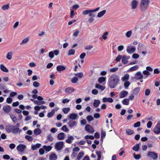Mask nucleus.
Listing matches in <instances>:
<instances>
[{
  "instance_id": "obj_32",
  "label": "nucleus",
  "mask_w": 160,
  "mask_h": 160,
  "mask_svg": "<svg viewBox=\"0 0 160 160\" xmlns=\"http://www.w3.org/2000/svg\"><path fill=\"white\" fill-rule=\"evenodd\" d=\"M78 116L77 114L72 113L69 116V118L70 119L72 120H75L76 119Z\"/></svg>"
},
{
  "instance_id": "obj_41",
  "label": "nucleus",
  "mask_w": 160,
  "mask_h": 160,
  "mask_svg": "<svg viewBox=\"0 0 160 160\" xmlns=\"http://www.w3.org/2000/svg\"><path fill=\"white\" fill-rule=\"evenodd\" d=\"M25 138L27 139L29 142L32 141L33 140L32 137L27 135L25 137Z\"/></svg>"
},
{
  "instance_id": "obj_46",
  "label": "nucleus",
  "mask_w": 160,
  "mask_h": 160,
  "mask_svg": "<svg viewBox=\"0 0 160 160\" xmlns=\"http://www.w3.org/2000/svg\"><path fill=\"white\" fill-rule=\"evenodd\" d=\"M78 80V79L77 77H74L73 78H72L71 80V82L73 83H76L77 82Z\"/></svg>"
},
{
  "instance_id": "obj_23",
  "label": "nucleus",
  "mask_w": 160,
  "mask_h": 160,
  "mask_svg": "<svg viewBox=\"0 0 160 160\" xmlns=\"http://www.w3.org/2000/svg\"><path fill=\"white\" fill-rule=\"evenodd\" d=\"M57 156L55 153H52L49 157V160H56L57 159Z\"/></svg>"
},
{
  "instance_id": "obj_22",
  "label": "nucleus",
  "mask_w": 160,
  "mask_h": 160,
  "mask_svg": "<svg viewBox=\"0 0 160 160\" xmlns=\"http://www.w3.org/2000/svg\"><path fill=\"white\" fill-rule=\"evenodd\" d=\"M0 69L3 72H8V69L3 64H1L0 66Z\"/></svg>"
},
{
  "instance_id": "obj_35",
  "label": "nucleus",
  "mask_w": 160,
  "mask_h": 160,
  "mask_svg": "<svg viewBox=\"0 0 160 160\" xmlns=\"http://www.w3.org/2000/svg\"><path fill=\"white\" fill-rule=\"evenodd\" d=\"M134 132L133 130L129 129L126 130V133L128 135H131L134 133Z\"/></svg>"
},
{
  "instance_id": "obj_49",
  "label": "nucleus",
  "mask_w": 160,
  "mask_h": 160,
  "mask_svg": "<svg viewBox=\"0 0 160 160\" xmlns=\"http://www.w3.org/2000/svg\"><path fill=\"white\" fill-rule=\"evenodd\" d=\"M130 84V82L129 81H126L125 82L124 85L126 89H128L129 86Z\"/></svg>"
},
{
  "instance_id": "obj_24",
  "label": "nucleus",
  "mask_w": 160,
  "mask_h": 160,
  "mask_svg": "<svg viewBox=\"0 0 160 160\" xmlns=\"http://www.w3.org/2000/svg\"><path fill=\"white\" fill-rule=\"evenodd\" d=\"M129 75L128 74H126L122 78V80L123 81H128L129 79Z\"/></svg>"
},
{
  "instance_id": "obj_31",
  "label": "nucleus",
  "mask_w": 160,
  "mask_h": 160,
  "mask_svg": "<svg viewBox=\"0 0 160 160\" xmlns=\"http://www.w3.org/2000/svg\"><path fill=\"white\" fill-rule=\"evenodd\" d=\"M95 88L100 89L102 91H103L105 88V87L103 86L98 84H96Z\"/></svg>"
},
{
  "instance_id": "obj_39",
  "label": "nucleus",
  "mask_w": 160,
  "mask_h": 160,
  "mask_svg": "<svg viewBox=\"0 0 160 160\" xmlns=\"http://www.w3.org/2000/svg\"><path fill=\"white\" fill-rule=\"evenodd\" d=\"M75 50L74 49H71L69 50L68 54L69 56L73 55L75 54Z\"/></svg>"
},
{
  "instance_id": "obj_33",
  "label": "nucleus",
  "mask_w": 160,
  "mask_h": 160,
  "mask_svg": "<svg viewBox=\"0 0 160 160\" xmlns=\"http://www.w3.org/2000/svg\"><path fill=\"white\" fill-rule=\"evenodd\" d=\"M43 148L47 152L50 151L52 148V147L50 146H47L46 145H44L43 146Z\"/></svg>"
},
{
  "instance_id": "obj_62",
  "label": "nucleus",
  "mask_w": 160,
  "mask_h": 160,
  "mask_svg": "<svg viewBox=\"0 0 160 160\" xmlns=\"http://www.w3.org/2000/svg\"><path fill=\"white\" fill-rule=\"evenodd\" d=\"M143 74L144 75H147V76H146V77H145V78H146L147 77L148 75H150V73L147 70H144V71H143Z\"/></svg>"
},
{
  "instance_id": "obj_64",
  "label": "nucleus",
  "mask_w": 160,
  "mask_h": 160,
  "mask_svg": "<svg viewBox=\"0 0 160 160\" xmlns=\"http://www.w3.org/2000/svg\"><path fill=\"white\" fill-rule=\"evenodd\" d=\"M40 85V83L36 81H35L33 82V86L37 88Z\"/></svg>"
},
{
  "instance_id": "obj_30",
  "label": "nucleus",
  "mask_w": 160,
  "mask_h": 160,
  "mask_svg": "<svg viewBox=\"0 0 160 160\" xmlns=\"http://www.w3.org/2000/svg\"><path fill=\"white\" fill-rule=\"evenodd\" d=\"M106 12V10H104L98 13L97 15V17L98 18H101L103 16Z\"/></svg>"
},
{
  "instance_id": "obj_15",
  "label": "nucleus",
  "mask_w": 160,
  "mask_h": 160,
  "mask_svg": "<svg viewBox=\"0 0 160 160\" xmlns=\"http://www.w3.org/2000/svg\"><path fill=\"white\" fill-rule=\"evenodd\" d=\"M65 138V133L63 132H60L57 135V138L58 140H62Z\"/></svg>"
},
{
  "instance_id": "obj_26",
  "label": "nucleus",
  "mask_w": 160,
  "mask_h": 160,
  "mask_svg": "<svg viewBox=\"0 0 160 160\" xmlns=\"http://www.w3.org/2000/svg\"><path fill=\"white\" fill-rule=\"evenodd\" d=\"M41 146V144L40 143H37L35 145H33L32 146V149L33 150H35L37 149V148H39Z\"/></svg>"
},
{
  "instance_id": "obj_61",
  "label": "nucleus",
  "mask_w": 160,
  "mask_h": 160,
  "mask_svg": "<svg viewBox=\"0 0 160 160\" xmlns=\"http://www.w3.org/2000/svg\"><path fill=\"white\" fill-rule=\"evenodd\" d=\"M39 152L41 155H43L45 152L44 149L43 148H41L39 149Z\"/></svg>"
},
{
  "instance_id": "obj_34",
  "label": "nucleus",
  "mask_w": 160,
  "mask_h": 160,
  "mask_svg": "<svg viewBox=\"0 0 160 160\" xmlns=\"http://www.w3.org/2000/svg\"><path fill=\"white\" fill-rule=\"evenodd\" d=\"M55 110L54 109L52 110L51 112H49L48 113L47 117L48 118L52 117L55 113Z\"/></svg>"
},
{
  "instance_id": "obj_53",
  "label": "nucleus",
  "mask_w": 160,
  "mask_h": 160,
  "mask_svg": "<svg viewBox=\"0 0 160 160\" xmlns=\"http://www.w3.org/2000/svg\"><path fill=\"white\" fill-rule=\"evenodd\" d=\"M9 8V4H7L6 5H4L1 8L3 10H6L8 9Z\"/></svg>"
},
{
  "instance_id": "obj_12",
  "label": "nucleus",
  "mask_w": 160,
  "mask_h": 160,
  "mask_svg": "<svg viewBox=\"0 0 160 160\" xmlns=\"http://www.w3.org/2000/svg\"><path fill=\"white\" fill-rule=\"evenodd\" d=\"M68 139L66 140V142L69 144H71L73 140H74V138L72 136H70L68 135Z\"/></svg>"
},
{
  "instance_id": "obj_58",
  "label": "nucleus",
  "mask_w": 160,
  "mask_h": 160,
  "mask_svg": "<svg viewBox=\"0 0 160 160\" xmlns=\"http://www.w3.org/2000/svg\"><path fill=\"white\" fill-rule=\"evenodd\" d=\"M118 68L117 67L113 68H111L110 70V72H114L117 71L118 70Z\"/></svg>"
},
{
  "instance_id": "obj_2",
  "label": "nucleus",
  "mask_w": 160,
  "mask_h": 160,
  "mask_svg": "<svg viewBox=\"0 0 160 160\" xmlns=\"http://www.w3.org/2000/svg\"><path fill=\"white\" fill-rule=\"evenodd\" d=\"M148 0H142L140 4V9L142 12L145 11L149 5Z\"/></svg>"
},
{
  "instance_id": "obj_47",
  "label": "nucleus",
  "mask_w": 160,
  "mask_h": 160,
  "mask_svg": "<svg viewBox=\"0 0 160 160\" xmlns=\"http://www.w3.org/2000/svg\"><path fill=\"white\" fill-rule=\"evenodd\" d=\"M10 117L13 122H15L17 120L16 117L13 114L10 115Z\"/></svg>"
},
{
  "instance_id": "obj_37",
  "label": "nucleus",
  "mask_w": 160,
  "mask_h": 160,
  "mask_svg": "<svg viewBox=\"0 0 160 160\" xmlns=\"http://www.w3.org/2000/svg\"><path fill=\"white\" fill-rule=\"evenodd\" d=\"M138 65H135L134 66H133L131 68H130L129 70H128V71L130 72V71H134L135 70H136L138 69Z\"/></svg>"
},
{
  "instance_id": "obj_51",
  "label": "nucleus",
  "mask_w": 160,
  "mask_h": 160,
  "mask_svg": "<svg viewBox=\"0 0 160 160\" xmlns=\"http://www.w3.org/2000/svg\"><path fill=\"white\" fill-rule=\"evenodd\" d=\"M73 31L74 32L73 34V35L74 37L77 36L79 32V31L78 29H76L74 30Z\"/></svg>"
},
{
  "instance_id": "obj_42",
  "label": "nucleus",
  "mask_w": 160,
  "mask_h": 160,
  "mask_svg": "<svg viewBox=\"0 0 160 160\" xmlns=\"http://www.w3.org/2000/svg\"><path fill=\"white\" fill-rule=\"evenodd\" d=\"M86 119L89 122H90L92 121L94 119V118L91 115H89L87 117Z\"/></svg>"
},
{
  "instance_id": "obj_8",
  "label": "nucleus",
  "mask_w": 160,
  "mask_h": 160,
  "mask_svg": "<svg viewBox=\"0 0 160 160\" xmlns=\"http://www.w3.org/2000/svg\"><path fill=\"white\" fill-rule=\"evenodd\" d=\"M26 148V146L22 144H20L17 147V150L21 152H22Z\"/></svg>"
},
{
  "instance_id": "obj_9",
  "label": "nucleus",
  "mask_w": 160,
  "mask_h": 160,
  "mask_svg": "<svg viewBox=\"0 0 160 160\" xmlns=\"http://www.w3.org/2000/svg\"><path fill=\"white\" fill-rule=\"evenodd\" d=\"M136 50V48L134 47H131L130 46H128L126 51L129 54H132Z\"/></svg>"
},
{
  "instance_id": "obj_29",
  "label": "nucleus",
  "mask_w": 160,
  "mask_h": 160,
  "mask_svg": "<svg viewBox=\"0 0 160 160\" xmlns=\"http://www.w3.org/2000/svg\"><path fill=\"white\" fill-rule=\"evenodd\" d=\"M106 77H101L98 78V81L99 83H102L106 81Z\"/></svg>"
},
{
  "instance_id": "obj_18",
  "label": "nucleus",
  "mask_w": 160,
  "mask_h": 160,
  "mask_svg": "<svg viewBox=\"0 0 160 160\" xmlns=\"http://www.w3.org/2000/svg\"><path fill=\"white\" fill-rule=\"evenodd\" d=\"M65 69L66 67L64 66L59 65L57 67V70L59 72L63 71L65 70Z\"/></svg>"
},
{
  "instance_id": "obj_45",
  "label": "nucleus",
  "mask_w": 160,
  "mask_h": 160,
  "mask_svg": "<svg viewBox=\"0 0 160 160\" xmlns=\"http://www.w3.org/2000/svg\"><path fill=\"white\" fill-rule=\"evenodd\" d=\"M12 52H10L8 53L6 55V58L9 59L10 60L12 57Z\"/></svg>"
},
{
  "instance_id": "obj_63",
  "label": "nucleus",
  "mask_w": 160,
  "mask_h": 160,
  "mask_svg": "<svg viewBox=\"0 0 160 160\" xmlns=\"http://www.w3.org/2000/svg\"><path fill=\"white\" fill-rule=\"evenodd\" d=\"M132 33V31H129L126 32V35L128 38H129L131 36Z\"/></svg>"
},
{
  "instance_id": "obj_14",
  "label": "nucleus",
  "mask_w": 160,
  "mask_h": 160,
  "mask_svg": "<svg viewBox=\"0 0 160 160\" xmlns=\"http://www.w3.org/2000/svg\"><path fill=\"white\" fill-rule=\"evenodd\" d=\"M128 94V92L126 91H121L120 93V98H123L125 97Z\"/></svg>"
},
{
  "instance_id": "obj_59",
  "label": "nucleus",
  "mask_w": 160,
  "mask_h": 160,
  "mask_svg": "<svg viewBox=\"0 0 160 160\" xmlns=\"http://www.w3.org/2000/svg\"><path fill=\"white\" fill-rule=\"evenodd\" d=\"M28 41V38H26L22 40V41L20 43V45H22L24 43H26Z\"/></svg>"
},
{
  "instance_id": "obj_52",
  "label": "nucleus",
  "mask_w": 160,
  "mask_h": 160,
  "mask_svg": "<svg viewBox=\"0 0 160 160\" xmlns=\"http://www.w3.org/2000/svg\"><path fill=\"white\" fill-rule=\"evenodd\" d=\"M122 62L123 64H125L128 62V61L123 56L122 59Z\"/></svg>"
},
{
  "instance_id": "obj_13",
  "label": "nucleus",
  "mask_w": 160,
  "mask_h": 160,
  "mask_svg": "<svg viewBox=\"0 0 160 160\" xmlns=\"http://www.w3.org/2000/svg\"><path fill=\"white\" fill-rule=\"evenodd\" d=\"M3 111L6 113H8L11 110V108L10 106L7 105L4 106L2 108Z\"/></svg>"
},
{
  "instance_id": "obj_57",
  "label": "nucleus",
  "mask_w": 160,
  "mask_h": 160,
  "mask_svg": "<svg viewBox=\"0 0 160 160\" xmlns=\"http://www.w3.org/2000/svg\"><path fill=\"white\" fill-rule=\"evenodd\" d=\"M106 135V132L105 131L102 130H101V138H104Z\"/></svg>"
},
{
  "instance_id": "obj_4",
  "label": "nucleus",
  "mask_w": 160,
  "mask_h": 160,
  "mask_svg": "<svg viewBox=\"0 0 160 160\" xmlns=\"http://www.w3.org/2000/svg\"><path fill=\"white\" fill-rule=\"evenodd\" d=\"M147 156L153 159H156L158 158V155L156 153L151 151H149L148 152Z\"/></svg>"
},
{
  "instance_id": "obj_16",
  "label": "nucleus",
  "mask_w": 160,
  "mask_h": 160,
  "mask_svg": "<svg viewBox=\"0 0 160 160\" xmlns=\"http://www.w3.org/2000/svg\"><path fill=\"white\" fill-rule=\"evenodd\" d=\"M143 77V76L140 71L138 72L135 74V78L137 79H141Z\"/></svg>"
},
{
  "instance_id": "obj_36",
  "label": "nucleus",
  "mask_w": 160,
  "mask_h": 160,
  "mask_svg": "<svg viewBox=\"0 0 160 160\" xmlns=\"http://www.w3.org/2000/svg\"><path fill=\"white\" fill-rule=\"evenodd\" d=\"M140 143H138L135 145L133 148L132 149L135 151H138L139 149V144Z\"/></svg>"
},
{
  "instance_id": "obj_56",
  "label": "nucleus",
  "mask_w": 160,
  "mask_h": 160,
  "mask_svg": "<svg viewBox=\"0 0 160 160\" xmlns=\"http://www.w3.org/2000/svg\"><path fill=\"white\" fill-rule=\"evenodd\" d=\"M101 151H97L96 152V154L98 158H101Z\"/></svg>"
},
{
  "instance_id": "obj_38",
  "label": "nucleus",
  "mask_w": 160,
  "mask_h": 160,
  "mask_svg": "<svg viewBox=\"0 0 160 160\" xmlns=\"http://www.w3.org/2000/svg\"><path fill=\"white\" fill-rule=\"evenodd\" d=\"M129 99L128 98H125L122 101V103L123 105H127L129 104Z\"/></svg>"
},
{
  "instance_id": "obj_19",
  "label": "nucleus",
  "mask_w": 160,
  "mask_h": 160,
  "mask_svg": "<svg viewBox=\"0 0 160 160\" xmlns=\"http://www.w3.org/2000/svg\"><path fill=\"white\" fill-rule=\"evenodd\" d=\"M140 90V88L138 87L133 89L132 92V94L135 95H137L139 93Z\"/></svg>"
},
{
  "instance_id": "obj_50",
  "label": "nucleus",
  "mask_w": 160,
  "mask_h": 160,
  "mask_svg": "<svg viewBox=\"0 0 160 160\" xmlns=\"http://www.w3.org/2000/svg\"><path fill=\"white\" fill-rule=\"evenodd\" d=\"M47 139L49 141L52 142L53 140V138L52 137L51 134H49L47 136Z\"/></svg>"
},
{
  "instance_id": "obj_54",
  "label": "nucleus",
  "mask_w": 160,
  "mask_h": 160,
  "mask_svg": "<svg viewBox=\"0 0 160 160\" xmlns=\"http://www.w3.org/2000/svg\"><path fill=\"white\" fill-rule=\"evenodd\" d=\"M141 125V122H140L138 121L136 123H134L133 127L134 128L139 127Z\"/></svg>"
},
{
  "instance_id": "obj_11",
  "label": "nucleus",
  "mask_w": 160,
  "mask_h": 160,
  "mask_svg": "<svg viewBox=\"0 0 160 160\" xmlns=\"http://www.w3.org/2000/svg\"><path fill=\"white\" fill-rule=\"evenodd\" d=\"M138 2L136 0H133L131 3L132 8L135 9L137 6Z\"/></svg>"
},
{
  "instance_id": "obj_55",
  "label": "nucleus",
  "mask_w": 160,
  "mask_h": 160,
  "mask_svg": "<svg viewBox=\"0 0 160 160\" xmlns=\"http://www.w3.org/2000/svg\"><path fill=\"white\" fill-rule=\"evenodd\" d=\"M151 92L150 90L149 89H147L145 90V95L146 96H148Z\"/></svg>"
},
{
  "instance_id": "obj_43",
  "label": "nucleus",
  "mask_w": 160,
  "mask_h": 160,
  "mask_svg": "<svg viewBox=\"0 0 160 160\" xmlns=\"http://www.w3.org/2000/svg\"><path fill=\"white\" fill-rule=\"evenodd\" d=\"M133 157L136 160H138L140 158L141 156L139 154H136L135 153L133 154Z\"/></svg>"
},
{
  "instance_id": "obj_17",
  "label": "nucleus",
  "mask_w": 160,
  "mask_h": 160,
  "mask_svg": "<svg viewBox=\"0 0 160 160\" xmlns=\"http://www.w3.org/2000/svg\"><path fill=\"white\" fill-rule=\"evenodd\" d=\"M22 131V130L19 129V128H13L12 130V133L14 134H17L18 132L20 133Z\"/></svg>"
},
{
  "instance_id": "obj_28",
  "label": "nucleus",
  "mask_w": 160,
  "mask_h": 160,
  "mask_svg": "<svg viewBox=\"0 0 160 160\" xmlns=\"http://www.w3.org/2000/svg\"><path fill=\"white\" fill-rule=\"evenodd\" d=\"M100 103V101L98 100L95 99L93 103V106L95 108H97Z\"/></svg>"
},
{
  "instance_id": "obj_21",
  "label": "nucleus",
  "mask_w": 160,
  "mask_h": 160,
  "mask_svg": "<svg viewBox=\"0 0 160 160\" xmlns=\"http://www.w3.org/2000/svg\"><path fill=\"white\" fill-rule=\"evenodd\" d=\"M13 128L12 125H8L6 127L5 129L8 132L10 133L12 132Z\"/></svg>"
},
{
  "instance_id": "obj_20",
  "label": "nucleus",
  "mask_w": 160,
  "mask_h": 160,
  "mask_svg": "<svg viewBox=\"0 0 160 160\" xmlns=\"http://www.w3.org/2000/svg\"><path fill=\"white\" fill-rule=\"evenodd\" d=\"M68 124L70 128H72L74 126L76 125V122L72 120H70L68 122Z\"/></svg>"
},
{
  "instance_id": "obj_25",
  "label": "nucleus",
  "mask_w": 160,
  "mask_h": 160,
  "mask_svg": "<svg viewBox=\"0 0 160 160\" xmlns=\"http://www.w3.org/2000/svg\"><path fill=\"white\" fill-rule=\"evenodd\" d=\"M34 133L35 135H38L41 133L42 131L39 128H36L34 131Z\"/></svg>"
},
{
  "instance_id": "obj_44",
  "label": "nucleus",
  "mask_w": 160,
  "mask_h": 160,
  "mask_svg": "<svg viewBox=\"0 0 160 160\" xmlns=\"http://www.w3.org/2000/svg\"><path fill=\"white\" fill-rule=\"evenodd\" d=\"M70 109L69 108H64L62 109V111L64 114H67L70 110Z\"/></svg>"
},
{
  "instance_id": "obj_5",
  "label": "nucleus",
  "mask_w": 160,
  "mask_h": 160,
  "mask_svg": "<svg viewBox=\"0 0 160 160\" xmlns=\"http://www.w3.org/2000/svg\"><path fill=\"white\" fill-rule=\"evenodd\" d=\"M153 132L155 134H158L160 133V122H158L153 129Z\"/></svg>"
},
{
  "instance_id": "obj_48",
  "label": "nucleus",
  "mask_w": 160,
  "mask_h": 160,
  "mask_svg": "<svg viewBox=\"0 0 160 160\" xmlns=\"http://www.w3.org/2000/svg\"><path fill=\"white\" fill-rule=\"evenodd\" d=\"M85 138L86 139H90L93 140L94 139V137L92 135H87L85 137Z\"/></svg>"
},
{
  "instance_id": "obj_6",
  "label": "nucleus",
  "mask_w": 160,
  "mask_h": 160,
  "mask_svg": "<svg viewBox=\"0 0 160 160\" xmlns=\"http://www.w3.org/2000/svg\"><path fill=\"white\" fill-rule=\"evenodd\" d=\"M100 7H98L93 9L86 10L82 11V13L83 15H86L89 14L90 12H96L98 11Z\"/></svg>"
},
{
  "instance_id": "obj_10",
  "label": "nucleus",
  "mask_w": 160,
  "mask_h": 160,
  "mask_svg": "<svg viewBox=\"0 0 160 160\" xmlns=\"http://www.w3.org/2000/svg\"><path fill=\"white\" fill-rule=\"evenodd\" d=\"M74 89L71 87H68L65 89V92L67 93H71L74 91Z\"/></svg>"
},
{
  "instance_id": "obj_7",
  "label": "nucleus",
  "mask_w": 160,
  "mask_h": 160,
  "mask_svg": "<svg viewBox=\"0 0 160 160\" xmlns=\"http://www.w3.org/2000/svg\"><path fill=\"white\" fill-rule=\"evenodd\" d=\"M85 129L86 131L91 133H92L94 131L93 128L89 124L86 125Z\"/></svg>"
},
{
  "instance_id": "obj_3",
  "label": "nucleus",
  "mask_w": 160,
  "mask_h": 160,
  "mask_svg": "<svg viewBox=\"0 0 160 160\" xmlns=\"http://www.w3.org/2000/svg\"><path fill=\"white\" fill-rule=\"evenodd\" d=\"M64 143L63 141H60L56 143L55 146V148L57 150H61L63 147Z\"/></svg>"
},
{
  "instance_id": "obj_40",
  "label": "nucleus",
  "mask_w": 160,
  "mask_h": 160,
  "mask_svg": "<svg viewBox=\"0 0 160 160\" xmlns=\"http://www.w3.org/2000/svg\"><path fill=\"white\" fill-rule=\"evenodd\" d=\"M34 104L38 105H40L41 104H45V102L44 101H40L37 100H36L34 101Z\"/></svg>"
},
{
  "instance_id": "obj_1",
  "label": "nucleus",
  "mask_w": 160,
  "mask_h": 160,
  "mask_svg": "<svg viewBox=\"0 0 160 160\" xmlns=\"http://www.w3.org/2000/svg\"><path fill=\"white\" fill-rule=\"evenodd\" d=\"M119 81V77L116 74H113L108 79L109 86L111 88H115Z\"/></svg>"
},
{
  "instance_id": "obj_27",
  "label": "nucleus",
  "mask_w": 160,
  "mask_h": 160,
  "mask_svg": "<svg viewBox=\"0 0 160 160\" xmlns=\"http://www.w3.org/2000/svg\"><path fill=\"white\" fill-rule=\"evenodd\" d=\"M84 155V152L83 151L80 152L78 154L77 157V160H80L83 157Z\"/></svg>"
},
{
  "instance_id": "obj_60",
  "label": "nucleus",
  "mask_w": 160,
  "mask_h": 160,
  "mask_svg": "<svg viewBox=\"0 0 160 160\" xmlns=\"http://www.w3.org/2000/svg\"><path fill=\"white\" fill-rule=\"evenodd\" d=\"M61 129L65 132H67L68 131V129L67 128V126L66 125L63 126L61 128Z\"/></svg>"
}]
</instances>
